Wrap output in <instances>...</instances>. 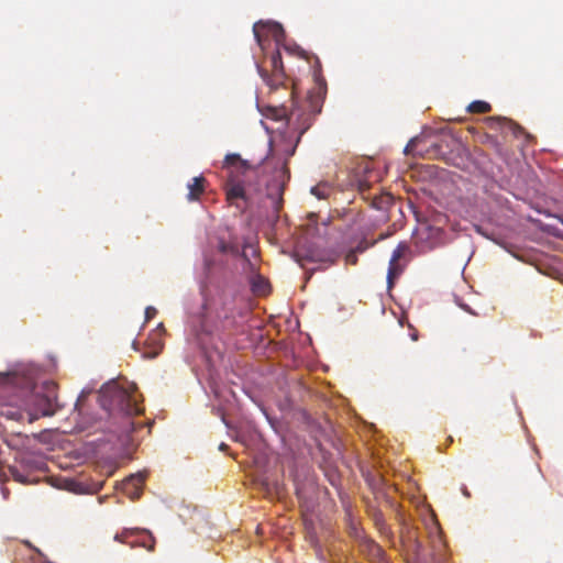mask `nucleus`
Segmentation results:
<instances>
[{
  "label": "nucleus",
  "instance_id": "13",
  "mask_svg": "<svg viewBox=\"0 0 563 563\" xmlns=\"http://www.w3.org/2000/svg\"><path fill=\"white\" fill-rule=\"evenodd\" d=\"M261 486H262V489L265 492V494L273 498V497H279L282 492H283V487L280 484H278L277 482L276 483H269L267 479H263L261 482Z\"/></svg>",
  "mask_w": 563,
  "mask_h": 563
},
{
  "label": "nucleus",
  "instance_id": "1",
  "mask_svg": "<svg viewBox=\"0 0 563 563\" xmlns=\"http://www.w3.org/2000/svg\"><path fill=\"white\" fill-rule=\"evenodd\" d=\"M140 397L136 386L130 383L121 386L117 380H111L100 389L99 402L108 415L107 430L120 440L129 439L134 431L143 428V423L134 420L144 413Z\"/></svg>",
  "mask_w": 563,
  "mask_h": 563
},
{
  "label": "nucleus",
  "instance_id": "22",
  "mask_svg": "<svg viewBox=\"0 0 563 563\" xmlns=\"http://www.w3.org/2000/svg\"><path fill=\"white\" fill-rule=\"evenodd\" d=\"M368 188H369V185H368V184H366V183H361V184H360V190H361V192H364V191H365L366 189H368Z\"/></svg>",
  "mask_w": 563,
  "mask_h": 563
},
{
  "label": "nucleus",
  "instance_id": "11",
  "mask_svg": "<svg viewBox=\"0 0 563 563\" xmlns=\"http://www.w3.org/2000/svg\"><path fill=\"white\" fill-rule=\"evenodd\" d=\"M225 191L227 199L231 202L235 199H242L245 196L244 187L241 180L231 181L228 179Z\"/></svg>",
  "mask_w": 563,
  "mask_h": 563
},
{
  "label": "nucleus",
  "instance_id": "10",
  "mask_svg": "<svg viewBox=\"0 0 563 563\" xmlns=\"http://www.w3.org/2000/svg\"><path fill=\"white\" fill-rule=\"evenodd\" d=\"M206 178L203 176L194 177L191 183L188 184L187 199L196 201L205 192Z\"/></svg>",
  "mask_w": 563,
  "mask_h": 563
},
{
  "label": "nucleus",
  "instance_id": "5",
  "mask_svg": "<svg viewBox=\"0 0 563 563\" xmlns=\"http://www.w3.org/2000/svg\"><path fill=\"white\" fill-rule=\"evenodd\" d=\"M223 168L228 170V179L231 181L240 180V176L255 172V167L243 159L239 154L225 155Z\"/></svg>",
  "mask_w": 563,
  "mask_h": 563
},
{
  "label": "nucleus",
  "instance_id": "9",
  "mask_svg": "<svg viewBox=\"0 0 563 563\" xmlns=\"http://www.w3.org/2000/svg\"><path fill=\"white\" fill-rule=\"evenodd\" d=\"M264 30H267L268 32H271L276 40H278V37L280 35H283V33H284V30L282 29V26L277 23H265V22L255 23L253 26V33H254V36H255L258 45L262 47H263L262 32Z\"/></svg>",
  "mask_w": 563,
  "mask_h": 563
},
{
  "label": "nucleus",
  "instance_id": "17",
  "mask_svg": "<svg viewBox=\"0 0 563 563\" xmlns=\"http://www.w3.org/2000/svg\"><path fill=\"white\" fill-rule=\"evenodd\" d=\"M490 120H492V121H497V122H501V121H503V122H505L507 125H509L510 128H512V130H514V133H515V134H517V131H521V130H522V129H521L519 125H517L515 122H512L511 120H507V119H505V118H504V119H500V118H497V119H495V118H490Z\"/></svg>",
  "mask_w": 563,
  "mask_h": 563
},
{
  "label": "nucleus",
  "instance_id": "18",
  "mask_svg": "<svg viewBox=\"0 0 563 563\" xmlns=\"http://www.w3.org/2000/svg\"><path fill=\"white\" fill-rule=\"evenodd\" d=\"M345 262H346V264H350V265H355L357 263V255H356L355 251H350L345 255Z\"/></svg>",
  "mask_w": 563,
  "mask_h": 563
},
{
  "label": "nucleus",
  "instance_id": "2",
  "mask_svg": "<svg viewBox=\"0 0 563 563\" xmlns=\"http://www.w3.org/2000/svg\"><path fill=\"white\" fill-rule=\"evenodd\" d=\"M290 96L292 98L290 110L274 109V118L276 120L285 118L289 130L297 133V142H299L303 133L312 125L317 114L321 112L322 99L320 96L309 95L306 100L298 102L294 100L292 89Z\"/></svg>",
  "mask_w": 563,
  "mask_h": 563
},
{
  "label": "nucleus",
  "instance_id": "19",
  "mask_svg": "<svg viewBox=\"0 0 563 563\" xmlns=\"http://www.w3.org/2000/svg\"><path fill=\"white\" fill-rule=\"evenodd\" d=\"M295 256H296V261H297L301 266H303V265H305L303 261H308V262H313V261H314V258H313L311 255H307V256H305V257H303V256H301V255H300V253H299V251H296Z\"/></svg>",
  "mask_w": 563,
  "mask_h": 563
},
{
  "label": "nucleus",
  "instance_id": "26",
  "mask_svg": "<svg viewBox=\"0 0 563 563\" xmlns=\"http://www.w3.org/2000/svg\"><path fill=\"white\" fill-rule=\"evenodd\" d=\"M150 551L154 550V542L147 548Z\"/></svg>",
  "mask_w": 563,
  "mask_h": 563
},
{
  "label": "nucleus",
  "instance_id": "25",
  "mask_svg": "<svg viewBox=\"0 0 563 563\" xmlns=\"http://www.w3.org/2000/svg\"><path fill=\"white\" fill-rule=\"evenodd\" d=\"M462 493H463L466 497H468V496H470V493H468V490L466 489V487H463Z\"/></svg>",
  "mask_w": 563,
  "mask_h": 563
},
{
  "label": "nucleus",
  "instance_id": "7",
  "mask_svg": "<svg viewBox=\"0 0 563 563\" xmlns=\"http://www.w3.org/2000/svg\"><path fill=\"white\" fill-rule=\"evenodd\" d=\"M19 398L18 401H9L0 405V416L7 420L24 421L26 420V405Z\"/></svg>",
  "mask_w": 563,
  "mask_h": 563
},
{
  "label": "nucleus",
  "instance_id": "16",
  "mask_svg": "<svg viewBox=\"0 0 563 563\" xmlns=\"http://www.w3.org/2000/svg\"><path fill=\"white\" fill-rule=\"evenodd\" d=\"M330 188L327 185H318L311 188V194L318 199H324L329 196Z\"/></svg>",
  "mask_w": 563,
  "mask_h": 563
},
{
  "label": "nucleus",
  "instance_id": "23",
  "mask_svg": "<svg viewBox=\"0 0 563 563\" xmlns=\"http://www.w3.org/2000/svg\"><path fill=\"white\" fill-rule=\"evenodd\" d=\"M286 173H288V169H287L286 163H283L280 174H282L283 176H285V174H286Z\"/></svg>",
  "mask_w": 563,
  "mask_h": 563
},
{
  "label": "nucleus",
  "instance_id": "15",
  "mask_svg": "<svg viewBox=\"0 0 563 563\" xmlns=\"http://www.w3.org/2000/svg\"><path fill=\"white\" fill-rule=\"evenodd\" d=\"M393 200L391 195L384 194L379 197H374L372 206L378 210L385 209L388 205H390Z\"/></svg>",
  "mask_w": 563,
  "mask_h": 563
},
{
  "label": "nucleus",
  "instance_id": "8",
  "mask_svg": "<svg viewBox=\"0 0 563 563\" xmlns=\"http://www.w3.org/2000/svg\"><path fill=\"white\" fill-rule=\"evenodd\" d=\"M146 475L137 473L129 476L122 482V492L132 500L139 499L143 492V484Z\"/></svg>",
  "mask_w": 563,
  "mask_h": 563
},
{
  "label": "nucleus",
  "instance_id": "21",
  "mask_svg": "<svg viewBox=\"0 0 563 563\" xmlns=\"http://www.w3.org/2000/svg\"><path fill=\"white\" fill-rule=\"evenodd\" d=\"M412 144H413V140H411V141L407 144V146L405 147V153H406V154L411 153V151H412V148H411Z\"/></svg>",
  "mask_w": 563,
  "mask_h": 563
},
{
  "label": "nucleus",
  "instance_id": "20",
  "mask_svg": "<svg viewBox=\"0 0 563 563\" xmlns=\"http://www.w3.org/2000/svg\"><path fill=\"white\" fill-rule=\"evenodd\" d=\"M156 309L154 307H147L145 309V318L146 320L152 319L156 314Z\"/></svg>",
  "mask_w": 563,
  "mask_h": 563
},
{
  "label": "nucleus",
  "instance_id": "12",
  "mask_svg": "<svg viewBox=\"0 0 563 563\" xmlns=\"http://www.w3.org/2000/svg\"><path fill=\"white\" fill-rule=\"evenodd\" d=\"M218 250L222 254H231L234 256L240 254L239 244L235 241L225 242L224 240L219 239Z\"/></svg>",
  "mask_w": 563,
  "mask_h": 563
},
{
  "label": "nucleus",
  "instance_id": "4",
  "mask_svg": "<svg viewBox=\"0 0 563 563\" xmlns=\"http://www.w3.org/2000/svg\"><path fill=\"white\" fill-rule=\"evenodd\" d=\"M268 67L257 65L258 73L271 90H277L279 87L288 89L290 81L284 71L282 55L276 49L267 60Z\"/></svg>",
  "mask_w": 563,
  "mask_h": 563
},
{
  "label": "nucleus",
  "instance_id": "14",
  "mask_svg": "<svg viewBox=\"0 0 563 563\" xmlns=\"http://www.w3.org/2000/svg\"><path fill=\"white\" fill-rule=\"evenodd\" d=\"M467 110L471 113H487L492 110V106L486 101L476 100L470 103Z\"/></svg>",
  "mask_w": 563,
  "mask_h": 563
},
{
  "label": "nucleus",
  "instance_id": "6",
  "mask_svg": "<svg viewBox=\"0 0 563 563\" xmlns=\"http://www.w3.org/2000/svg\"><path fill=\"white\" fill-rule=\"evenodd\" d=\"M408 251L409 247L406 243H399L391 254L387 273V284L389 289L394 286L395 280L404 272L405 265L400 263V260Z\"/></svg>",
  "mask_w": 563,
  "mask_h": 563
},
{
  "label": "nucleus",
  "instance_id": "24",
  "mask_svg": "<svg viewBox=\"0 0 563 563\" xmlns=\"http://www.w3.org/2000/svg\"><path fill=\"white\" fill-rule=\"evenodd\" d=\"M227 448H228V445L225 443H221L220 446H219V449L221 451H224Z\"/></svg>",
  "mask_w": 563,
  "mask_h": 563
},
{
  "label": "nucleus",
  "instance_id": "3",
  "mask_svg": "<svg viewBox=\"0 0 563 563\" xmlns=\"http://www.w3.org/2000/svg\"><path fill=\"white\" fill-rule=\"evenodd\" d=\"M58 386L53 380H45L35 390L23 397L26 405V421L32 423L40 417H52L63 409L57 398Z\"/></svg>",
  "mask_w": 563,
  "mask_h": 563
}]
</instances>
